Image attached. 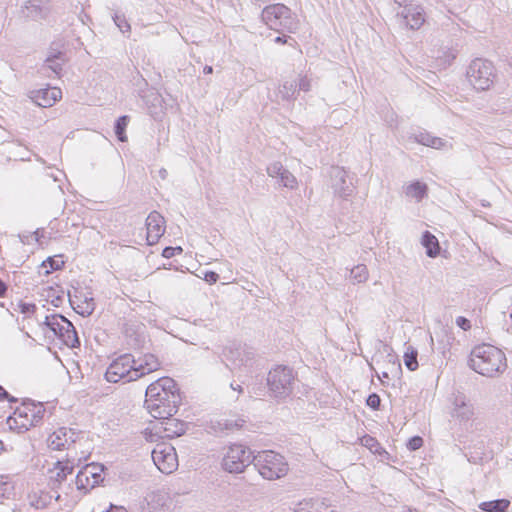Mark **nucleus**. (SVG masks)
Masks as SVG:
<instances>
[{"label":"nucleus","mask_w":512,"mask_h":512,"mask_svg":"<svg viewBox=\"0 0 512 512\" xmlns=\"http://www.w3.org/2000/svg\"><path fill=\"white\" fill-rule=\"evenodd\" d=\"M493 66L491 63L477 59L469 70V81L476 90H488L493 85Z\"/></svg>","instance_id":"1a4fd4ad"},{"label":"nucleus","mask_w":512,"mask_h":512,"mask_svg":"<svg viewBox=\"0 0 512 512\" xmlns=\"http://www.w3.org/2000/svg\"><path fill=\"white\" fill-rule=\"evenodd\" d=\"M219 276L217 273L210 271L205 273V280L210 283H215L218 280Z\"/></svg>","instance_id":"ea45409f"},{"label":"nucleus","mask_w":512,"mask_h":512,"mask_svg":"<svg viewBox=\"0 0 512 512\" xmlns=\"http://www.w3.org/2000/svg\"><path fill=\"white\" fill-rule=\"evenodd\" d=\"M366 403L370 408L377 410L380 407L381 399L379 395L373 393L368 396Z\"/></svg>","instance_id":"473e14b6"},{"label":"nucleus","mask_w":512,"mask_h":512,"mask_svg":"<svg viewBox=\"0 0 512 512\" xmlns=\"http://www.w3.org/2000/svg\"><path fill=\"white\" fill-rule=\"evenodd\" d=\"M405 19L411 29H419L425 21L423 12L417 8L408 9Z\"/></svg>","instance_id":"5701e85b"},{"label":"nucleus","mask_w":512,"mask_h":512,"mask_svg":"<svg viewBox=\"0 0 512 512\" xmlns=\"http://www.w3.org/2000/svg\"><path fill=\"white\" fill-rule=\"evenodd\" d=\"M152 459L162 473L171 474L178 468V456L175 448L170 443H157L152 450Z\"/></svg>","instance_id":"6e6552de"},{"label":"nucleus","mask_w":512,"mask_h":512,"mask_svg":"<svg viewBox=\"0 0 512 512\" xmlns=\"http://www.w3.org/2000/svg\"><path fill=\"white\" fill-rule=\"evenodd\" d=\"M255 461L259 474L267 480L280 479L289 472V464L285 457L272 450L259 452Z\"/></svg>","instance_id":"20e7f679"},{"label":"nucleus","mask_w":512,"mask_h":512,"mask_svg":"<svg viewBox=\"0 0 512 512\" xmlns=\"http://www.w3.org/2000/svg\"><path fill=\"white\" fill-rule=\"evenodd\" d=\"M407 196L416 199L417 201L422 200L427 194V186L421 182H413L406 188Z\"/></svg>","instance_id":"393cba45"},{"label":"nucleus","mask_w":512,"mask_h":512,"mask_svg":"<svg viewBox=\"0 0 512 512\" xmlns=\"http://www.w3.org/2000/svg\"><path fill=\"white\" fill-rule=\"evenodd\" d=\"M417 357V349L413 346H408L403 354V361L408 370L416 371L418 369L419 363Z\"/></svg>","instance_id":"b1692460"},{"label":"nucleus","mask_w":512,"mask_h":512,"mask_svg":"<svg viewBox=\"0 0 512 512\" xmlns=\"http://www.w3.org/2000/svg\"><path fill=\"white\" fill-rule=\"evenodd\" d=\"M157 419L158 421L151 422L143 432L148 442L153 443L164 438L180 437L187 430V423L181 419L173 418L172 416Z\"/></svg>","instance_id":"7ed1b4c3"},{"label":"nucleus","mask_w":512,"mask_h":512,"mask_svg":"<svg viewBox=\"0 0 512 512\" xmlns=\"http://www.w3.org/2000/svg\"><path fill=\"white\" fill-rule=\"evenodd\" d=\"M44 413V405L40 402L35 403L34 401L24 403L23 411L19 410V416H24L32 426L37 425L43 419Z\"/></svg>","instance_id":"a211bd4d"},{"label":"nucleus","mask_w":512,"mask_h":512,"mask_svg":"<svg viewBox=\"0 0 512 512\" xmlns=\"http://www.w3.org/2000/svg\"><path fill=\"white\" fill-rule=\"evenodd\" d=\"M313 508V504L310 502H303L299 504V507L297 508L296 512H308L310 509Z\"/></svg>","instance_id":"58836bf2"},{"label":"nucleus","mask_w":512,"mask_h":512,"mask_svg":"<svg viewBox=\"0 0 512 512\" xmlns=\"http://www.w3.org/2000/svg\"><path fill=\"white\" fill-rule=\"evenodd\" d=\"M51 8V0H27L21 8V13L25 18L39 20L46 18Z\"/></svg>","instance_id":"4468645a"},{"label":"nucleus","mask_w":512,"mask_h":512,"mask_svg":"<svg viewBox=\"0 0 512 512\" xmlns=\"http://www.w3.org/2000/svg\"><path fill=\"white\" fill-rule=\"evenodd\" d=\"M423 446V439L420 436L412 437L407 444V447L411 451L420 449Z\"/></svg>","instance_id":"72a5a7b5"},{"label":"nucleus","mask_w":512,"mask_h":512,"mask_svg":"<svg viewBox=\"0 0 512 512\" xmlns=\"http://www.w3.org/2000/svg\"><path fill=\"white\" fill-rule=\"evenodd\" d=\"M4 449V444L3 442L0 440V452Z\"/></svg>","instance_id":"a18cd8bd"},{"label":"nucleus","mask_w":512,"mask_h":512,"mask_svg":"<svg viewBox=\"0 0 512 512\" xmlns=\"http://www.w3.org/2000/svg\"><path fill=\"white\" fill-rule=\"evenodd\" d=\"M65 54L61 51H50L45 59L46 66L52 70L53 73L59 75L62 70V65L65 63Z\"/></svg>","instance_id":"412c9836"},{"label":"nucleus","mask_w":512,"mask_h":512,"mask_svg":"<svg viewBox=\"0 0 512 512\" xmlns=\"http://www.w3.org/2000/svg\"><path fill=\"white\" fill-rule=\"evenodd\" d=\"M422 245L426 249V253L429 257L435 258L440 254L439 241L432 233L425 231L421 239Z\"/></svg>","instance_id":"aec40b11"},{"label":"nucleus","mask_w":512,"mask_h":512,"mask_svg":"<svg viewBox=\"0 0 512 512\" xmlns=\"http://www.w3.org/2000/svg\"><path fill=\"white\" fill-rule=\"evenodd\" d=\"M128 376V354H122L113 360L106 370L105 378L108 382L117 383Z\"/></svg>","instance_id":"f3484780"},{"label":"nucleus","mask_w":512,"mask_h":512,"mask_svg":"<svg viewBox=\"0 0 512 512\" xmlns=\"http://www.w3.org/2000/svg\"><path fill=\"white\" fill-rule=\"evenodd\" d=\"M361 442L363 445L368 446L370 448H373L375 444H377L376 440L373 437L370 436H364L361 439Z\"/></svg>","instance_id":"4c0bfd02"},{"label":"nucleus","mask_w":512,"mask_h":512,"mask_svg":"<svg viewBox=\"0 0 512 512\" xmlns=\"http://www.w3.org/2000/svg\"><path fill=\"white\" fill-rule=\"evenodd\" d=\"M112 18H113L115 25L119 28V30L122 33L128 31V21H127L125 15L115 14Z\"/></svg>","instance_id":"c756f323"},{"label":"nucleus","mask_w":512,"mask_h":512,"mask_svg":"<svg viewBox=\"0 0 512 512\" xmlns=\"http://www.w3.org/2000/svg\"><path fill=\"white\" fill-rule=\"evenodd\" d=\"M79 437V433L71 428L61 427L54 431L47 440L48 447L51 450L61 451L69 449Z\"/></svg>","instance_id":"f8f14e48"},{"label":"nucleus","mask_w":512,"mask_h":512,"mask_svg":"<svg viewBox=\"0 0 512 512\" xmlns=\"http://www.w3.org/2000/svg\"><path fill=\"white\" fill-rule=\"evenodd\" d=\"M170 501L166 493H151L146 497L147 512H161Z\"/></svg>","instance_id":"6ab92c4d"},{"label":"nucleus","mask_w":512,"mask_h":512,"mask_svg":"<svg viewBox=\"0 0 512 512\" xmlns=\"http://www.w3.org/2000/svg\"><path fill=\"white\" fill-rule=\"evenodd\" d=\"M290 10L282 4H274L268 6L263 11V19L266 24L276 31H281L286 28L287 20L289 19Z\"/></svg>","instance_id":"9b49d317"},{"label":"nucleus","mask_w":512,"mask_h":512,"mask_svg":"<svg viewBox=\"0 0 512 512\" xmlns=\"http://www.w3.org/2000/svg\"><path fill=\"white\" fill-rule=\"evenodd\" d=\"M74 470L73 464L69 461H56L54 467L48 470L49 485L52 490L59 489L67 476L72 474Z\"/></svg>","instance_id":"dca6fc26"},{"label":"nucleus","mask_w":512,"mask_h":512,"mask_svg":"<svg viewBox=\"0 0 512 512\" xmlns=\"http://www.w3.org/2000/svg\"><path fill=\"white\" fill-rule=\"evenodd\" d=\"M295 379L293 370L285 366H277L268 374V385L276 395L289 394Z\"/></svg>","instance_id":"9d476101"},{"label":"nucleus","mask_w":512,"mask_h":512,"mask_svg":"<svg viewBox=\"0 0 512 512\" xmlns=\"http://www.w3.org/2000/svg\"><path fill=\"white\" fill-rule=\"evenodd\" d=\"M132 357L130 364V380H135L160 369L158 358L144 349H134L130 355Z\"/></svg>","instance_id":"0eeeda50"},{"label":"nucleus","mask_w":512,"mask_h":512,"mask_svg":"<svg viewBox=\"0 0 512 512\" xmlns=\"http://www.w3.org/2000/svg\"><path fill=\"white\" fill-rule=\"evenodd\" d=\"M43 325H45L53 334L66 346L77 348L80 346V340L73 324L61 314H51L45 316Z\"/></svg>","instance_id":"39448f33"},{"label":"nucleus","mask_w":512,"mask_h":512,"mask_svg":"<svg viewBox=\"0 0 512 512\" xmlns=\"http://www.w3.org/2000/svg\"><path fill=\"white\" fill-rule=\"evenodd\" d=\"M75 484L78 490L84 491L86 493L89 489H92L95 487V484L93 483L92 479L89 477V475L86 473L84 468H82L75 477Z\"/></svg>","instance_id":"a878e982"},{"label":"nucleus","mask_w":512,"mask_h":512,"mask_svg":"<svg viewBox=\"0 0 512 512\" xmlns=\"http://www.w3.org/2000/svg\"><path fill=\"white\" fill-rule=\"evenodd\" d=\"M8 400L9 402H16V399L9 395V393L0 385V401Z\"/></svg>","instance_id":"e433bc0d"},{"label":"nucleus","mask_w":512,"mask_h":512,"mask_svg":"<svg viewBox=\"0 0 512 512\" xmlns=\"http://www.w3.org/2000/svg\"><path fill=\"white\" fill-rule=\"evenodd\" d=\"M275 42L280 43V44H285L287 42V40L283 37H277L275 39Z\"/></svg>","instance_id":"79ce46f5"},{"label":"nucleus","mask_w":512,"mask_h":512,"mask_svg":"<svg viewBox=\"0 0 512 512\" xmlns=\"http://www.w3.org/2000/svg\"><path fill=\"white\" fill-rule=\"evenodd\" d=\"M146 240L148 245L158 243L166 231V222L164 217L156 212H151L146 219Z\"/></svg>","instance_id":"ddd939ff"},{"label":"nucleus","mask_w":512,"mask_h":512,"mask_svg":"<svg viewBox=\"0 0 512 512\" xmlns=\"http://www.w3.org/2000/svg\"><path fill=\"white\" fill-rule=\"evenodd\" d=\"M287 182L285 183V185L287 186L288 184H290L291 186L293 185V183L295 182V179L292 177L291 179H289V177H287Z\"/></svg>","instance_id":"37998d69"},{"label":"nucleus","mask_w":512,"mask_h":512,"mask_svg":"<svg viewBox=\"0 0 512 512\" xmlns=\"http://www.w3.org/2000/svg\"><path fill=\"white\" fill-rule=\"evenodd\" d=\"M83 468L92 479L95 486L103 481L102 473L104 471V466L102 464L90 463L85 465Z\"/></svg>","instance_id":"bb28decb"},{"label":"nucleus","mask_w":512,"mask_h":512,"mask_svg":"<svg viewBox=\"0 0 512 512\" xmlns=\"http://www.w3.org/2000/svg\"><path fill=\"white\" fill-rule=\"evenodd\" d=\"M64 266V261L61 259H56L55 257H48L45 261L42 262V267H49L45 271V274L48 275L52 271L60 270Z\"/></svg>","instance_id":"c85d7f7f"},{"label":"nucleus","mask_w":512,"mask_h":512,"mask_svg":"<svg viewBox=\"0 0 512 512\" xmlns=\"http://www.w3.org/2000/svg\"><path fill=\"white\" fill-rule=\"evenodd\" d=\"M182 252H183V249H182V247H181V246H176V247H166V248H164V249H163V251H162V256H163L164 258L169 259V258H172V257H174V256H176V255H180V254H182Z\"/></svg>","instance_id":"7c9ffc66"},{"label":"nucleus","mask_w":512,"mask_h":512,"mask_svg":"<svg viewBox=\"0 0 512 512\" xmlns=\"http://www.w3.org/2000/svg\"><path fill=\"white\" fill-rule=\"evenodd\" d=\"M127 125H128V116L127 115L120 116L117 119V121L115 122L114 132H115L117 139L121 142H125L127 140L126 133H125Z\"/></svg>","instance_id":"cd10ccee"},{"label":"nucleus","mask_w":512,"mask_h":512,"mask_svg":"<svg viewBox=\"0 0 512 512\" xmlns=\"http://www.w3.org/2000/svg\"><path fill=\"white\" fill-rule=\"evenodd\" d=\"M470 366L477 373L484 376H494L506 369L504 352L489 344L475 347L470 356Z\"/></svg>","instance_id":"f03ea898"},{"label":"nucleus","mask_w":512,"mask_h":512,"mask_svg":"<svg viewBox=\"0 0 512 512\" xmlns=\"http://www.w3.org/2000/svg\"><path fill=\"white\" fill-rule=\"evenodd\" d=\"M509 506L508 499L485 501L479 504V508L484 512H506Z\"/></svg>","instance_id":"4be33fe9"},{"label":"nucleus","mask_w":512,"mask_h":512,"mask_svg":"<svg viewBox=\"0 0 512 512\" xmlns=\"http://www.w3.org/2000/svg\"><path fill=\"white\" fill-rule=\"evenodd\" d=\"M17 306H18L20 313H22V314H26V315L33 314L36 311V305L33 303H26V302L20 301Z\"/></svg>","instance_id":"2f4dec72"},{"label":"nucleus","mask_w":512,"mask_h":512,"mask_svg":"<svg viewBox=\"0 0 512 512\" xmlns=\"http://www.w3.org/2000/svg\"><path fill=\"white\" fill-rule=\"evenodd\" d=\"M7 291V285L0 279V297H4Z\"/></svg>","instance_id":"a19ab883"},{"label":"nucleus","mask_w":512,"mask_h":512,"mask_svg":"<svg viewBox=\"0 0 512 512\" xmlns=\"http://www.w3.org/2000/svg\"><path fill=\"white\" fill-rule=\"evenodd\" d=\"M84 304L85 306H82L81 307V314L84 315V314H87V315H90L94 309H95V304H94V300L93 298H85L84 299Z\"/></svg>","instance_id":"f704fd0d"},{"label":"nucleus","mask_w":512,"mask_h":512,"mask_svg":"<svg viewBox=\"0 0 512 512\" xmlns=\"http://www.w3.org/2000/svg\"><path fill=\"white\" fill-rule=\"evenodd\" d=\"M145 407L154 418H167L177 413L181 404V392L170 377H161L146 389Z\"/></svg>","instance_id":"f257e3e1"},{"label":"nucleus","mask_w":512,"mask_h":512,"mask_svg":"<svg viewBox=\"0 0 512 512\" xmlns=\"http://www.w3.org/2000/svg\"><path fill=\"white\" fill-rule=\"evenodd\" d=\"M205 71L207 73H212V67H205Z\"/></svg>","instance_id":"c03bdc74"},{"label":"nucleus","mask_w":512,"mask_h":512,"mask_svg":"<svg viewBox=\"0 0 512 512\" xmlns=\"http://www.w3.org/2000/svg\"><path fill=\"white\" fill-rule=\"evenodd\" d=\"M251 462L252 452L248 447L232 444L224 449L221 466L226 472L242 473Z\"/></svg>","instance_id":"423d86ee"},{"label":"nucleus","mask_w":512,"mask_h":512,"mask_svg":"<svg viewBox=\"0 0 512 512\" xmlns=\"http://www.w3.org/2000/svg\"><path fill=\"white\" fill-rule=\"evenodd\" d=\"M456 324L464 331H468L471 329L470 321L463 316H459L456 318Z\"/></svg>","instance_id":"c9c22d12"},{"label":"nucleus","mask_w":512,"mask_h":512,"mask_svg":"<svg viewBox=\"0 0 512 512\" xmlns=\"http://www.w3.org/2000/svg\"><path fill=\"white\" fill-rule=\"evenodd\" d=\"M62 91L57 87H47L29 92V98L40 107H51L61 99Z\"/></svg>","instance_id":"2eb2a0df"}]
</instances>
